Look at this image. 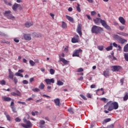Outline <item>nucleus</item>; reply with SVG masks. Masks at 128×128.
<instances>
[{
  "mask_svg": "<svg viewBox=\"0 0 128 128\" xmlns=\"http://www.w3.org/2000/svg\"><path fill=\"white\" fill-rule=\"evenodd\" d=\"M124 52H128V44H126L124 48Z\"/></svg>",
  "mask_w": 128,
  "mask_h": 128,
  "instance_id": "obj_24",
  "label": "nucleus"
},
{
  "mask_svg": "<svg viewBox=\"0 0 128 128\" xmlns=\"http://www.w3.org/2000/svg\"><path fill=\"white\" fill-rule=\"evenodd\" d=\"M55 72L56 71L54 70L52 68H50V74H54Z\"/></svg>",
  "mask_w": 128,
  "mask_h": 128,
  "instance_id": "obj_40",
  "label": "nucleus"
},
{
  "mask_svg": "<svg viewBox=\"0 0 128 128\" xmlns=\"http://www.w3.org/2000/svg\"><path fill=\"white\" fill-rule=\"evenodd\" d=\"M54 102L56 106H60V99H58V98L54 100Z\"/></svg>",
  "mask_w": 128,
  "mask_h": 128,
  "instance_id": "obj_20",
  "label": "nucleus"
},
{
  "mask_svg": "<svg viewBox=\"0 0 128 128\" xmlns=\"http://www.w3.org/2000/svg\"><path fill=\"white\" fill-rule=\"evenodd\" d=\"M94 14H96V11L91 12V16H94Z\"/></svg>",
  "mask_w": 128,
  "mask_h": 128,
  "instance_id": "obj_54",
  "label": "nucleus"
},
{
  "mask_svg": "<svg viewBox=\"0 0 128 128\" xmlns=\"http://www.w3.org/2000/svg\"><path fill=\"white\" fill-rule=\"evenodd\" d=\"M15 76H20L21 78H24V75L20 72H16L15 74Z\"/></svg>",
  "mask_w": 128,
  "mask_h": 128,
  "instance_id": "obj_35",
  "label": "nucleus"
},
{
  "mask_svg": "<svg viewBox=\"0 0 128 128\" xmlns=\"http://www.w3.org/2000/svg\"><path fill=\"white\" fill-rule=\"evenodd\" d=\"M93 20L96 24H97L98 26L100 24H100H102V26L104 28H106V30H110L111 28L110 27L106 24V20H102L100 18H96L95 19H93Z\"/></svg>",
  "mask_w": 128,
  "mask_h": 128,
  "instance_id": "obj_2",
  "label": "nucleus"
},
{
  "mask_svg": "<svg viewBox=\"0 0 128 128\" xmlns=\"http://www.w3.org/2000/svg\"><path fill=\"white\" fill-rule=\"evenodd\" d=\"M20 5L19 4L15 3L12 7L13 10H14V12H16V10L18 9V8H20Z\"/></svg>",
  "mask_w": 128,
  "mask_h": 128,
  "instance_id": "obj_14",
  "label": "nucleus"
},
{
  "mask_svg": "<svg viewBox=\"0 0 128 128\" xmlns=\"http://www.w3.org/2000/svg\"><path fill=\"white\" fill-rule=\"evenodd\" d=\"M118 49L117 50H118V52H122V46H120V45L118 46Z\"/></svg>",
  "mask_w": 128,
  "mask_h": 128,
  "instance_id": "obj_55",
  "label": "nucleus"
},
{
  "mask_svg": "<svg viewBox=\"0 0 128 128\" xmlns=\"http://www.w3.org/2000/svg\"><path fill=\"white\" fill-rule=\"evenodd\" d=\"M66 18H67L69 22H74V18L68 15H66Z\"/></svg>",
  "mask_w": 128,
  "mask_h": 128,
  "instance_id": "obj_22",
  "label": "nucleus"
},
{
  "mask_svg": "<svg viewBox=\"0 0 128 128\" xmlns=\"http://www.w3.org/2000/svg\"><path fill=\"white\" fill-rule=\"evenodd\" d=\"M15 120L16 122H20V120H20V118H15Z\"/></svg>",
  "mask_w": 128,
  "mask_h": 128,
  "instance_id": "obj_49",
  "label": "nucleus"
},
{
  "mask_svg": "<svg viewBox=\"0 0 128 128\" xmlns=\"http://www.w3.org/2000/svg\"><path fill=\"white\" fill-rule=\"evenodd\" d=\"M118 20L120 21V24H124V25L126 24V20H124V17L120 16L118 18Z\"/></svg>",
  "mask_w": 128,
  "mask_h": 128,
  "instance_id": "obj_13",
  "label": "nucleus"
},
{
  "mask_svg": "<svg viewBox=\"0 0 128 128\" xmlns=\"http://www.w3.org/2000/svg\"><path fill=\"white\" fill-rule=\"evenodd\" d=\"M46 84H54V78L51 79L46 78L44 80Z\"/></svg>",
  "mask_w": 128,
  "mask_h": 128,
  "instance_id": "obj_9",
  "label": "nucleus"
},
{
  "mask_svg": "<svg viewBox=\"0 0 128 128\" xmlns=\"http://www.w3.org/2000/svg\"><path fill=\"white\" fill-rule=\"evenodd\" d=\"M8 78H10V80H14V72L9 73Z\"/></svg>",
  "mask_w": 128,
  "mask_h": 128,
  "instance_id": "obj_31",
  "label": "nucleus"
},
{
  "mask_svg": "<svg viewBox=\"0 0 128 128\" xmlns=\"http://www.w3.org/2000/svg\"><path fill=\"white\" fill-rule=\"evenodd\" d=\"M119 29L120 30H124V26H119Z\"/></svg>",
  "mask_w": 128,
  "mask_h": 128,
  "instance_id": "obj_48",
  "label": "nucleus"
},
{
  "mask_svg": "<svg viewBox=\"0 0 128 128\" xmlns=\"http://www.w3.org/2000/svg\"><path fill=\"white\" fill-rule=\"evenodd\" d=\"M47 88H48V90H49L48 92H50V90H52V86H48L47 87Z\"/></svg>",
  "mask_w": 128,
  "mask_h": 128,
  "instance_id": "obj_64",
  "label": "nucleus"
},
{
  "mask_svg": "<svg viewBox=\"0 0 128 128\" xmlns=\"http://www.w3.org/2000/svg\"><path fill=\"white\" fill-rule=\"evenodd\" d=\"M124 58L126 60V62H128V53H125L124 54Z\"/></svg>",
  "mask_w": 128,
  "mask_h": 128,
  "instance_id": "obj_37",
  "label": "nucleus"
},
{
  "mask_svg": "<svg viewBox=\"0 0 128 128\" xmlns=\"http://www.w3.org/2000/svg\"><path fill=\"white\" fill-rule=\"evenodd\" d=\"M14 82L15 84H18V79L16 77L14 78Z\"/></svg>",
  "mask_w": 128,
  "mask_h": 128,
  "instance_id": "obj_60",
  "label": "nucleus"
},
{
  "mask_svg": "<svg viewBox=\"0 0 128 128\" xmlns=\"http://www.w3.org/2000/svg\"><path fill=\"white\" fill-rule=\"evenodd\" d=\"M42 98L40 99V100H38L36 101V102L38 103V102H42Z\"/></svg>",
  "mask_w": 128,
  "mask_h": 128,
  "instance_id": "obj_63",
  "label": "nucleus"
},
{
  "mask_svg": "<svg viewBox=\"0 0 128 128\" xmlns=\"http://www.w3.org/2000/svg\"><path fill=\"white\" fill-rule=\"evenodd\" d=\"M104 108L107 110H104V112L108 114V112H112L114 110H118V103L116 102L110 101L104 106Z\"/></svg>",
  "mask_w": 128,
  "mask_h": 128,
  "instance_id": "obj_1",
  "label": "nucleus"
},
{
  "mask_svg": "<svg viewBox=\"0 0 128 128\" xmlns=\"http://www.w3.org/2000/svg\"><path fill=\"white\" fill-rule=\"evenodd\" d=\"M7 18H8V20H15L16 18L14 17V16H12V14H11Z\"/></svg>",
  "mask_w": 128,
  "mask_h": 128,
  "instance_id": "obj_25",
  "label": "nucleus"
},
{
  "mask_svg": "<svg viewBox=\"0 0 128 128\" xmlns=\"http://www.w3.org/2000/svg\"><path fill=\"white\" fill-rule=\"evenodd\" d=\"M76 72H84V69L82 68H79Z\"/></svg>",
  "mask_w": 128,
  "mask_h": 128,
  "instance_id": "obj_46",
  "label": "nucleus"
},
{
  "mask_svg": "<svg viewBox=\"0 0 128 128\" xmlns=\"http://www.w3.org/2000/svg\"><path fill=\"white\" fill-rule=\"evenodd\" d=\"M80 96H81L82 98H83V100H86V98L83 94H80Z\"/></svg>",
  "mask_w": 128,
  "mask_h": 128,
  "instance_id": "obj_52",
  "label": "nucleus"
},
{
  "mask_svg": "<svg viewBox=\"0 0 128 128\" xmlns=\"http://www.w3.org/2000/svg\"><path fill=\"white\" fill-rule=\"evenodd\" d=\"M91 32L92 34H101L102 32H104V29L98 26L94 25L92 26Z\"/></svg>",
  "mask_w": 128,
  "mask_h": 128,
  "instance_id": "obj_3",
  "label": "nucleus"
},
{
  "mask_svg": "<svg viewBox=\"0 0 128 128\" xmlns=\"http://www.w3.org/2000/svg\"><path fill=\"white\" fill-rule=\"evenodd\" d=\"M57 84L59 86H64V82L59 80L57 82Z\"/></svg>",
  "mask_w": 128,
  "mask_h": 128,
  "instance_id": "obj_33",
  "label": "nucleus"
},
{
  "mask_svg": "<svg viewBox=\"0 0 128 128\" xmlns=\"http://www.w3.org/2000/svg\"><path fill=\"white\" fill-rule=\"evenodd\" d=\"M118 42L120 44H124L126 42H128V40L120 37Z\"/></svg>",
  "mask_w": 128,
  "mask_h": 128,
  "instance_id": "obj_12",
  "label": "nucleus"
},
{
  "mask_svg": "<svg viewBox=\"0 0 128 128\" xmlns=\"http://www.w3.org/2000/svg\"><path fill=\"white\" fill-rule=\"evenodd\" d=\"M118 34H120V36H128V34L124 32L118 33Z\"/></svg>",
  "mask_w": 128,
  "mask_h": 128,
  "instance_id": "obj_28",
  "label": "nucleus"
},
{
  "mask_svg": "<svg viewBox=\"0 0 128 128\" xmlns=\"http://www.w3.org/2000/svg\"><path fill=\"white\" fill-rule=\"evenodd\" d=\"M32 34L34 36H36V38H40V36H42V34H37L36 32L32 33Z\"/></svg>",
  "mask_w": 128,
  "mask_h": 128,
  "instance_id": "obj_26",
  "label": "nucleus"
},
{
  "mask_svg": "<svg viewBox=\"0 0 128 128\" xmlns=\"http://www.w3.org/2000/svg\"><path fill=\"white\" fill-rule=\"evenodd\" d=\"M29 62L32 66H36V62H34L32 60H30Z\"/></svg>",
  "mask_w": 128,
  "mask_h": 128,
  "instance_id": "obj_30",
  "label": "nucleus"
},
{
  "mask_svg": "<svg viewBox=\"0 0 128 128\" xmlns=\"http://www.w3.org/2000/svg\"><path fill=\"white\" fill-rule=\"evenodd\" d=\"M7 120H8V122H12V117L10 115H6V116Z\"/></svg>",
  "mask_w": 128,
  "mask_h": 128,
  "instance_id": "obj_39",
  "label": "nucleus"
},
{
  "mask_svg": "<svg viewBox=\"0 0 128 128\" xmlns=\"http://www.w3.org/2000/svg\"><path fill=\"white\" fill-rule=\"evenodd\" d=\"M16 93L14 92H12L10 93V94H12V96H22V94L18 90H16Z\"/></svg>",
  "mask_w": 128,
  "mask_h": 128,
  "instance_id": "obj_10",
  "label": "nucleus"
},
{
  "mask_svg": "<svg viewBox=\"0 0 128 128\" xmlns=\"http://www.w3.org/2000/svg\"><path fill=\"white\" fill-rule=\"evenodd\" d=\"M0 84H2V86H5L6 82V80H2L1 81H0Z\"/></svg>",
  "mask_w": 128,
  "mask_h": 128,
  "instance_id": "obj_42",
  "label": "nucleus"
},
{
  "mask_svg": "<svg viewBox=\"0 0 128 128\" xmlns=\"http://www.w3.org/2000/svg\"><path fill=\"white\" fill-rule=\"evenodd\" d=\"M44 84L42 82L40 83V86H39L38 88H40V90H44Z\"/></svg>",
  "mask_w": 128,
  "mask_h": 128,
  "instance_id": "obj_29",
  "label": "nucleus"
},
{
  "mask_svg": "<svg viewBox=\"0 0 128 128\" xmlns=\"http://www.w3.org/2000/svg\"><path fill=\"white\" fill-rule=\"evenodd\" d=\"M124 78H122L120 80V82H121L122 84H124Z\"/></svg>",
  "mask_w": 128,
  "mask_h": 128,
  "instance_id": "obj_58",
  "label": "nucleus"
},
{
  "mask_svg": "<svg viewBox=\"0 0 128 128\" xmlns=\"http://www.w3.org/2000/svg\"><path fill=\"white\" fill-rule=\"evenodd\" d=\"M10 106V108L12 110V112H14L15 114H16V112H16V106H14V100H12Z\"/></svg>",
  "mask_w": 128,
  "mask_h": 128,
  "instance_id": "obj_7",
  "label": "nucleus"
},
{
  "mask_svg": "<svg viewBox=\"0 0 128 128\" xmlns=\"http://www.w3.org/2000/svg\"><path fill=\"white\" fill-rule=\"evenodd\" d=\"M82 54V50L81 49H78V50H74L72 56L74 57V56H77V57H80V54Z\"/></svg>",
  "mask_w": 128,
  "mask_h": 128,
  "instance_id": "obj_5",
  "label": "nucleus"
},
{
  "mask_svg": "<svg viewBox=\"0 0 128 128\" xmlns=\"http://www.w3.org/2000/svg\"><path fill=\"white\" fill-rule=\"evenodd\" d=\"M112 50V46H110L106 48V50H107V52Z\"/></svg>",
  "mask_w": 128,
  "mask_h": 128,
  "instance_id": "obj_38",
  "label": "nucleus"
},
{
  "mask_svg": "<svg viewBox=\"0 0 128 128\" xmlns=\"http://www.w3.org/2000/svg\"><path fill=\"white\" fill-rule=\"evenodd\" d=\"M24 38L25 40H32V36L30 34H24Z\"/></svg>",
  "mask_w": 128,
  "mask_h": 128,
  "instance_id": "obj_11",
  "label": "nucleus"
},
{
  "mask_svg": "<svg viewBox=\"0 0 128 128\" xmlns=\"http://www.w3.org/2000/svg\"><path fill=\"white\" fill-rule=\"evenodd\" d=\"M86 96L88 98H92V96L90 95V94H89V93L87 94Z\"/></svg>",
  "mask_w": 128,
  "mask_h": 128,
  "instance_id": "obj_59",
  "label": "nucleus"
},
{
  "mask_svg": "<svg viewBox=\"0 0 128 128\" xmlns=\"http://www.w3.org/2000/svg\"><path fill=\"white\" fill-rule=\"evenodd\" d=\"M34 81V78H32L30 79V82L32 83V82Z\"/></svg>",
  "mask_w": 128,
  "mask_h": 128,
  "instance_id": "obj_61",
  "label": "nucleus"
},
{
  "mask_svg": "<svg viewBox=\"0 0 128 128\" xmlns=\"http://www.w3.org/2000/svg\"><path fill=\"white\" fill-rule=\"evenodd\" d=\"M128 100V93L126 92L124 96V100Z\"/></svg>",
  "mask_w": 128,
  "mask_h": 128,
  "instance_id": "obj_34",
  "label": "nucleus"
},
{
  "mask_svg": "<svg viewBox=\"0 0 128 128\" xmlns=\"http://www.w3.org/2000/svg\"><path fill=\"white\" fill-rule=\"evenodd\" d=\"M100 100H102L105 104H106V102H108V99H106V98H100Z\"/></svg>",
  "mask_w": 128,
  "mask_h": 128,
  "instance_id": "obj_36",
  "label": "nucleus"
},
{
  "mask_svg": "<svg viewBox=\"0 0 128 128\" xmlns=\"http://www.w3.org/2000/svg\"><path fill=\"white\" fill-rule=\"evenodd\" d=\"M68 112H70V114H74V110H72V108H69L68 109Z\"/></svg>",
  "mask_w": 128,
  "mask_h": 128,
  "instance_id": "obj_47",
  "label": "nucleus"
},
{
  "mask_svg": "<svg viewBox=\"0 0 128 128\" xmlns=\"http://www.w3.org/2000/svg\"><path fill=\"white\" fill-rule=\"evenodd\" d=\"M98 50H104V46H98Z\"/></svg>",
  "mask_w": 128,
  "mask_h": 128,
  "instance_id": "obj_41",
  "label": "nucleus"
},
{
  "mask_svg": "<svg viewBox=\"0 0 128 128\" xmlns=\"http://www.w3.org/2000/svg\"><path fill=\"white\" fill-rule=\"evenodd\" d=\"M113 38H114V40H117V42H118V40H120L121 37L120 36L118 35V34H114V35Z\"/></svg>",
  "mask_w": 128,
  "mask_h": 128,
  "instance_id": "obj_21",
  "label": "nucleus"
},
{
  "mask_svg": "<svg viewBox=\"0 0 128 128\" xmlns=\"http://www.w3.org/2000/svg\"><path fill=\"white\" fill-rule=\"evenodd\" d=\"M32 90L34 92H40V89L38 88H33Z\"/></svg>",
  "mask_w": 128,
  "mask_h": 128,
  "instance_id": "obj_43",
  "label": "nucleus"
},
{
  "mask_svg": "<svg viewBox=\"0 0 128 128\" xmlns=\"http://www.w3.org/2000/svg\"><path fill=\"white\" fill-rule=\"evenodd\" d=\"M114 124H112L111 125L108 126L107 128H114Z\"/></svg>",
  "mask_w": 128,
  "mask_h": 128,
  "instance_id": "obj_50",
  "label": "nucleus"
},
{
  "mask_svg": "<svg viewBox=\"0 0 128 128\" xmlns=\"http://www.w3.org/2000/svg\"><path fill=\"white\" fill-rule=\"evenodd\" d=\"M64 51L66 52H68V46H66V48H64Z\"/></svg>",
  "mask_w": 128,
  "mask_h": 128,
  "instance_id": "obj_53",
  "label": "nucleus"
},
{
  "mask_svg": "<svg viewBox=\"0 0 128 128\" xmlns=\"http://www.w3.org/2000/svg\"><path fill=\"white\" fill-rule=\"evenodd\" d=\"M60 62H63V64L66 65L68 64V63L70 62L69 61L66 60V59H64V58H60Z\"/></svg>",
  "mask_w": 128,
  "mask_h": 128,
  "instance_id": "obj_19",
  "label": "nucleus"
},
{
  "mask_svg": "<svg viewBox=\"0 0 128 128\" xmlns=\"http://www.w3.org/2000/svg\"><path fill=\"white\" fill-rule=\"evenodd\" d=\"M82 24H78V25L77 28L76 30V32H78V34H79V36H82Z\"/></svg>",
  "mask_w": 128,
  "mask_h": 128,
  "instance_id": "obj_6",
  "label": "nucleus"
},
{
  "mask_svg": "<svg viewBox=\"0 0 128 128\" xmlns=\"http://www.w3.org/2000/svg\"><path fill=\"white\" fill-rule=\"evenodd\" d=\"M62 28H68V25L66 24L64 22H62Z\"/></svg>",
  "mask_w": 128,
  "mask_h": 128,
  "instance_id": "obj_27",
  "label": "nucleus"
},
{
  "mask_svg": "<svg viewBox=\"0 0 128 128\" xmlns=\"http://www.w3.org/2000/svg\"><path fill=\"white\" fill-rule=\"evenodd\" d=\"M2 100L4 102H10V100H12V98L3 96H2Z\"/></svg>",
  "mask_w": 128,
  "mask_h": 128,
  "instance_id": "obj_16",
  "label": "nucleus"
},
{
  "mask_svg": "<svg viewBox=\"0 0 128 128\" xmlns=\"http://www.w3.org/2000/svg\"><path fill=\"white\" fill-rule=\"evenodd\" d=\"M22 83L24 84H28V81L26 80H24Z\"/></svg>",
  "mask_w": 128,
  "mask_h": 128,
  "instance_id": "obj_51",
  "label": "nucleus"
},
{
  "mask_svg": "<svg viewBox=\"0 0 128 128\" xmlns=\"http://www.w3.org/2000/svg\"><path fill=\"white\" fill-rule=\"evenodd\" d=\"M34 25V22H27L25 23V26L26 28H30V26H32Z\"/></svg>",
  "mask_w": 128,
  "mask_h": 128,
  "instance_id": "obj_18",
  "label": "nucleus"
},
{
  "mask_svg": "<svg viewBox=\"0 0 128 128\" xmlns=\"http://www.w3.org/2000/svg\"><path fill=\"white\" fill-rule=\"evenodd\" d=\"M112 71L113 72H120V70H122V66H112Z\"/></svg>",
  "mask_w": 128,
  "mask_h": 128,
  "instance_id": "obj_8",
  "label": "nucleus"
},
{
  "mask_svg": "<svg viewBox=\"0 0 128 128\" xmlns=\"http://www.w3.org/2000/svg\"><path fill=\"white\" fill-rule=\"evenodd\" d=\"M40 124H46V122L44 120H40Z\"/></svg>",
  "mask_w": 128,
  "mask_h": 128,
  "instance_id": "obj_56",
  "label": "nucleus"
},
{
  "mask_svg": "<svg viewBox=\"0 0 128 128\" xmlns=\"http://www.w3.org/2000/svg\"><path fill=\"white\" fill-rule=\"evenodd\" d=\"M112 120V119L110 118H106L104 120V122H110Z\"/></svg>",
  "mask_w": 128,
  "mask_h": 128,
  "instance_id": "obj_44",
  "label": "nucleus"
},
{
  "mask_svg": "<svg viewBox=\"0 0 128 128\" xmlns=\"http://www.w3.org/2000/svg\"><path fill=\"white\" fill-rule=\"evenodd\" d=\"M113 46H114V48H118V44H116V42L113 43Z\"/></svg>",
  "mask_w": 128,
  "mask_h": 128,
  "instance_id": "obj_62",
  "label": "nucleus"
},
{
  "mask_svg": "<svg viewBox=\"0 0 128 128\" xmlns=\"http://www.w3.org/2000/svg\"><path fill=\"white\" fill-rule=\"evenodd\" d=\"M77 38H72V42L73 44H76V42H78V35L76 36Z\"/></svg>",
  "mask_w": 128,
  "mask_h": 128,
  "instance_id": "obj_17",
  "label": "nucleus"
},
{
  "mask_svg": "<svg viewBox=\"0 0 128 128\" xmlns=\"http://www.w3.org/2000/svg\"><path fill=\"white\" fill-rule=\"evenodd\" d=\"M23 121L26 124L21 123L20 125L21 126H22V128H30L32 126V124L30 121L28 120H26V118H24Z\"/></svg>",
  "mask_w": 128,
  "mask_h": 128,
  "instance_id": "obj_4",
  "label": "nucleus"
},
{
  "mask_svg": "<svg viewBox=\"0 0 128 128\" xmlns=\"http://www.w3.org/2000/svg\"><path fill=\"white\" fill-rule=\"evenodd\" d=\"M14 40L15 42H20V40L18 39L17 38H14Z\"/></svg>",
  "mask_w": 128,
  "mask_h": 128,
  "instance_id": "obj_57",
  "label": "nucleus"
},
{
  "mask_svg": "<svg viewBox=\"0 0 128 128\" xmlns=\"http://www.w3.org/2000/svg\"><path fill=\"white\" fill-rule=\"evenodd\" d=\"M38 112L37 111H36L35 112H32V116H34L38 115Z\"/></svg>",
  "mask_w": 128,
  "mask_h": 128,
  "instance_id": "obj_45",
  "label": "nucleus"
},
{
  "mask_svg": "<svg viewBox=\"0 0 128 128\" xmlns=\"http://www.w3.org/2000/svg\"><path fill=\"white\" fill-rule=\"evenodd\" d=\"M80 4H78L77 6L76 7V10H78V12H80L82 11V10H80Z\"/></svg>",
  "mask_w": 128,
  "mask_h": 128,
  "instance_id": "obj_32",
  "label": "nucleus"
},
{
  "mask_svg": "<svg viewBox=\"0 0 128 128\" xmlns=\"http://www.w3.org/2000/svg\"><path fill=\"white\" fill-rule=\"evenodd\" d=\"M12 14V12L10 10L5 11L3 13V14L4 16L8 18L10 14Z\"/></svg>",
  "mask_w": 128,
  "mask_h": 128,
  "instance_id": "obj_15",
  "label": "nucleus"
},
{
  "mask_svg": "<svg viewBox=\"0 0 128 128\" xmlns=\"http://www.w3.org/2000/svg\"><path fill=\"white\" fill-rule=\"evenodd\" d=\"M103 74L105 78H108V76H110V72L108 70L104 71Z\"/></svg>",
  "mask_w": 128,
  "mask_h": 128,
  "instance_id": "obj_23",
  "label": "nucleus"
}]
</instances>
